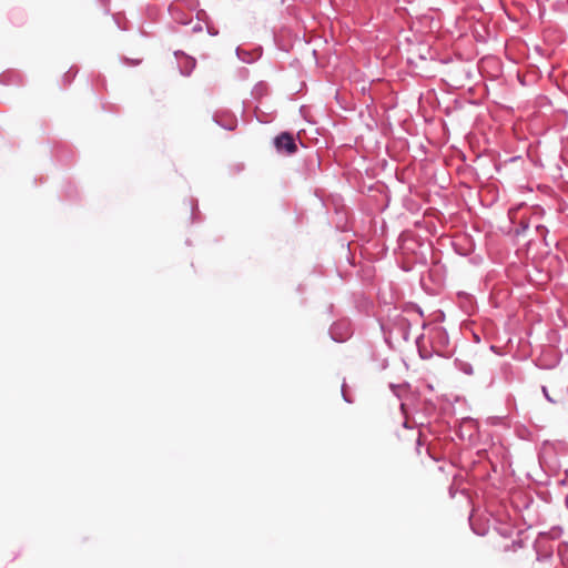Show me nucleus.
I'll list each match as a JSON object with an SVG mask.
<instances>
[{
  "label": "nucleus",
  "instance_id": "obj_1",
  "mask_svg": "<svg viewBox=\"0 0 568 568\" xmlns=\"http://www.w3.org/2000/svg\"><path fill=\"white\" fill-rule=\"evenodd\" d=\"M274 144L278 151H285L287 154H293L297 150L293 135L286 132L276 136Z\"/></svg>",
  "mask_w": 568,
  "mask_h": 568
},
{
  "label": "nucleus",
  "instance_id": "obj_2",
  "mask_svg": "<svg viewBox=\"0 0 568 568\" xmlns=\"http://www.w3.org/2000/svg\"><path fill=\"white\" fill-rule=\"evenodd\" d=\"M203 26L200 21H196L195 24L192 27V32H202Z\"/></svg>",
  "mask_w": 568,
  "mask_h": 568
}]
</instances>
